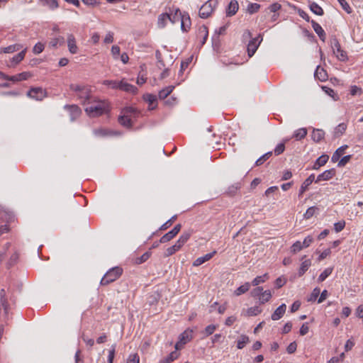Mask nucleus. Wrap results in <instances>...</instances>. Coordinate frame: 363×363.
I'll use <instances>...</instances> for the list:
<instances>
[{
    "label": "nucleus",
    "mask_w": 363,
    "mask_h": 363,
    "mask_svg": "<svg viewBox=\"0 0 363 363\" xmlns=\"http://www.w3.org/2000/svg\"><path fill=\"white\" fill-rule=\"evenodd\" d=\"M332 48L333 52L337 54V56L339 55V52L341 51V46L339 43L338 40L336 38H333L331 41Z\"/></svg>",
    "instance_id": "603ef678"
},
{
    "label": "nucleus",
    "mask_w": 363,
    "mask_h": 363,
    "mask_svg": "<svg viewBox=\"0 0 363 363\" xmlns=\"http://www.w3.org/2000/svg\"><path fill=\"white\" fill-rule=\"evenodd\" d=\"M108 111V104L105 101L97 100L93 98L85 108L86 113L90 117H97L103 115Z\"/></svg>",
    "instance_id": "f257e3e1"
},
{
    "label": "nucleus",
    "mask_w": 363,
    "mask_h": 363,
    "mask_svg": "<svg viewBox=\"0 0 363 363\" xmlns=\"http://www.w3.org/2000/svg\"><path fill=\"white\" fill-rule=\"evenodd\" d=\"M182 225L177 224L172 230L164 234L160 239V243H165L172 240L181 230Z\"/></svg>",
    "instance_id": "6e6552de"
},
{
    "label": "nucleus",
    "mask_w": 363,
    "mask_h": 363,
    "mask_svg": "<svg viewBox=\"0 0 363 363\" xmlns=\"http://www.w3.org/2000/svg\"><path fill=\"white\" fill-rule=\"evenodd\" d=\"M21 48V47L19 44H14V45H11L4 48V52L12 53L13 52L19 50Z\"/></svg>",
    "instance_id": "864d4df0"
},
{
    "label": "nucleus",
    "mask_w": 363,
    "mask_h": 363,
    "mask_svg": "<svg viewBox=\"0 0 363 363\" xmlns=\"http://www.w3.org/2000/svg\"><path fill=\"white\" fill-rule=\"evenodd\" d=\"M192 233H193L192 230H189L187 231L183 232V233L181 235V236L178 239L179 242L181 243L182 245H184L189 240Z\"/></svg>",
    "instance_id": "473e14b6"
},
{
    "label": "nucleus",
    "mask_w": 363,
    "mask_h": 363,
    "mask_svg": "<svg viewBox=\"0 0 363 363\" xmlns=\"http://www.w3.org/2000/svg\"><path fill=\"white\" fill-rule=\"evenodd\" d=\"M30 76H31V74L29 72H23L22 73H20V74H18L16 75H13L11 77H9V76L6 75L5 74H4L3 72H0V77L1 78L6 79L12 81L13 82L26 80Z\"/></svg>",
    "instance_id": "1a4fd4ad"
},
{
    "label": "nucleus",
    "mask_w": 363,
    "mask_h": 363,
    "mask_svg": "<svg viewBox=\"0 0 363 363\" xmlns=\"http://www.w3.org/2000/svg\"><path fill=\"white\" fill-rule=\"evenodd\" d=\"M123 269L121 267H114L110 269L102 277L101 285H108L117 280L123 274Z\"/></svg>",
    "instance_id": "20e7f679"
},
{
    "label": "nucleus",
    "mask_w": 363,
    "mask_h": 363,
    "mask_svg": "<svg viewBox=\"0 0 363 363\" xmlns=\"http://www.w3.org/2000/svg\"><path fill=\"white\" fill-rule=\"evenodd\" d=\"M314 77L320 82L327 81L328 79L327 69H315Z\"/></svg>",
    "instance_id": "c85d7f7f"
},
{
    "label": "nucleus",
    "mask_w": 363,
    "mask_h": 363,
    "mask_svg": "<svg viewBox=\"0 0 363 363\" xmlns=\"http://www.w3.org/2000/svg\"><path fill=\"white\" fill-rule=\"evenodd\" d=\"M261 312H262V309H260L259 307L257 306L250 307L247 311V313L250 316L257 315L258 314L261 313Z\"/></svg>",
    "instance_id": "3c124183"
},
{
    "label": "nucleus",
    "mask_w": 363,
    "mask_h": 363,
    "mask_svg": "<svg viewBox=\"0 0 363 363\" xmlns=\"http://www.w3.org/2000/svg\"><path fill=\"white\" fill-rule=\"evenodd\" d=\"M250 342L249 337L245 335H241L237 341V347L241 350Z\"/></svg>",
    "instance_id": "2f4dec72"
},
{
    "label": "nucleus",
    "mask_w": 363,
    "mask_h": 363,
    "mask_svg": "<svg viewBox=\"0 0 363 363\" xmlns=\"http://www.w3.org/2000/svg\"><path fill=\"white\" fill-rule=\"evenodd\" d=\"M240 188V185L239 183H236L235 184H233L231 185L230 186L228 187L227 191H226V194L229 196H234L238 190Z\"/></svg>",
    "instance_id": "de8ad7c7"
},
{
    "label": "nucleus",
    "mask_w": 363,
    "mask_h": 363,
    "mask_svg": "<svg viewBox=\"0 0 363 363\" xmlns=\"http://www.w3.org/2000/svg\"><path fill=\"white\" fill-rule=\"evenodd\" d=\"M320 290L319 288L316 287L315 288L311 296L308 298L307 301H309V302H313L316 300V298L318 297V296L320 295Z\"/></svg>",
    "instance_id": "4d7b16f0"
},
{
    "label": "nucleus",
    "mask_w": 363,
    "mask_h": 363,
    "mask_svg": "<svg viewBox=\"0 0 363 363\" xmlns=\"http://www.w3.org/2000/svg\"><path fill=\"white\" fill-rule=\"evenodd\" d=\"M65 108L68 110L72 121L77 118L82 113L81 109L77 105H65Z\"/></svg>",
    "instance_id": "4468645a"
},
{
    "label": "nucleus",
    "mask_w": 363,
    "mask_h": 363,
    "mask_svg": "<svg viewBox=\"0 0 363 363\" xmlns=\"http://www.w3.org/2000/svg\"><path fill=\"white\" fill-rule=\"evenodd\" d=\"M181 29L184 32H187L191 27V18L188 13H183L181 18Z\"/></svg>",
    "instance_id": "a211bd4d"
},
{
    "label": "nucleus",
    "mask_w": 363,
    "mask_h": 363,
    "mask_svg": "<svg viewBox=\"0 0 363 363\" xmlns=\"http://www.w3.org/2000/svg\"><path fill=\"white\" fill-rule=\"evenodd\" d=\"M150 256H151V252L147 251V252H145L143 255H142L140 257L136 258L135 263L137 264H140L146 262L150 258Z\"/></svg>",
    "instance_id": "8fccbe9b"
},
{
    "label": "nucleus",
    "mask_w": 363,
    "mask_h": 363,
    "mask_svg": "<svg viewBox=\"0 0 363 363\" xmlns=\"http://www.w3.org/2000/svg\"><path fill=\"white\" fill-rule=\"evenodd\" d=\"M239 5L236 0H231L226 9V16H233L238 11Z\"/></svg>",
    "instance_id": "412c9836"
},
{
    "label": "nucleus",
    "mask_w": 363,
    "mask_h": 363,
    "mask_svg": "<svg viewBox=\"0 0 363 363\" xmlns=\"http://www.w3.org/2000/svg\"><path fill=\"white\" fill-rule=\"evenodd\" d=\"M216 252H217L216 250H214L212 252L208 253L203 257H198L193 262V266L199 267V266L201 265L202 264L205 263L206 262L210 260L216 254Z\"/></svg>",
    "instance_id": "6ab92c4d"
},
{
    "label": "nucleus",
    "mask_w": 363,
    "mask_h": 363,
    "mask_svg": "<svg viewBox=\"0 0 363 363\" xmlns=\"http://www.w3.org/2000/svg\"><path fill=\"white\" fill-rule=\"evenodd\" d=\"M267 279H268V274H263L262 276H257V277H255L252 280V284L253 286H258L259 284L265 282V281Z\"/></svg>",
    "instance_id": "79ce46f5"
},
{
    "label": "nucleus",
    "mask_w": 363,
    "mask_h": 363,
    "mask_svg": "<svg viewBox=\"0 0 363 363\" xmlns=\"http://www.w3.org/2000/svg\"><path fill=\"white\" fill-rule=\"evenodd\" d=\"M147 77L146 74L145 73V69H141V71L138 74V77L137 79V84L139 85H142L146 82Z\"/></svg>",
    "instance_id": "13d9d810"
},
{
    "label": "nucleus",
    "mask_w": 363,
    "mask_h": 363,
    "mask_svg": "<svg viewBox=\"0 0 363 363\" xmlns=\"http://www.w3.org/2000/svg\"><path fill=\"white\" fill-rule=\"evenodd\" d=\"M174 88V87L173 86H169L162 89L159 92V94H158L159 98L160 99H166L172 92Z\"/></svg>",
    "instance_id": "f704fd0d"
},
{
    "label": "nucleus",
    "mask_w": 363,
    "mask_h": 363,
    "mask_svg": "<svg viewBox=\"0 0 363 363\" xmlns=\"http://www.w3.org/2000/svg\"><path fill=\"white\" fill-rule=\"evenodd\" d=\"M216 328H217V326L216 325H209L206 326L204 330L206 336H209V335H212L215 332Z\"/></svg>",
    "instance_id": "338daca9"
},
{
    "label": "nucleus",
    "mask_w": 363,
    "mask_h": 363,
    "mask_svg": "<svg viewBox=\"0 0 363 363\" xmlns=\"http://www.w3.org/2000/svg\"><path fill=\"white\" fill-rule=\"evenodd\" d=\"M286 309V304L282 303L280 305L272 314V319L273 320H279L285 313Z\"/></svg>",
    "instance_id": "4be33fe9"
},
{
    "label": "nucleus",
    "mask_w": 363,
    "mask_h": 363,
    "mask_svg": "<svg viewBox=\"0 0 363 363\" xmlns=\"http://www.w3.org/2000/svg\"><path fill=\"white\" fill-rule=\"evenodd\" d=\"M183 245L179 242L177 240L175 244L169 247H168L165 252L164 256L165 257H169L172 255H174L176 252L179 251Z\"/></svg>",
    "instance_id": "cd10ccee"
},
{
    "label": "nucleus",
    "mask_w": 363,
    "mask_h": 363,
    "mask_svg": "<svg viewBox=\"0 0 363 363\" xmlns=\"http://www.w3.org/2000/svg\"><path fill=\"white\" fill-rule=\"evenodd\" d=\"M177 216H173L170 219H169L167 221H166L164 224L161 225L160 228V230H165L167 228H169L173 223L177 220Z\"/></svg>",
    "instance_id": "09e8293b"
},
{
    "label": "nucleus",
    "mask_w": 363,
    "mask_h": 363,
    "mask_svg": "<svg viewBox=\"0 0 363 363\" xmlns=\"http://www.w3.org/2000/svg\"><path fill=\"white\" fill-rule=\"evenodd\" d=\"M333 272V268L328 267L326 268L318 277V282L323 281L328 277H329Z\"/></svg>",
    "instance_id": "37998d69"
},
{
    "label": "nucleus",
    "mask_w": 363,
    "mask_h": 363,
    "mask_svg": "<svg viewBox=\"0 0 363 363\" xmlns=\"http://www.w3.org/2000/svg\"><path fill=\"white\" fill-rule=\"evenodd\" d=\"M306 257V255H303L301 257L302 262L301 264L300 268L298 269V274L299 277H302L309 269L311 265V260L310 259H304Z\"/></svg>",
    "instance_id": "2eb2a0df"
},
{
    "label": "nucleus",
    "mask_w": 363,
    "mask_h": 363,
    "mask_svg": "<svg viewBox=\"0 0 363 363\" xmlns=\"http://www.w3.org/2000/svg\"><path fill=\"white\" fill-rule=\"evenodd\" d=\"M329 156L328 155H322L315 162L313 169L317 170L320 167L324 166L328 161Z\"/></svg>",
    "instance_id": "5701e85b"
},
{
    "label": "nucleus",
    "mask_w": 363,
    "mask_h": 363,
    "mask_svg": "<svg viewBox=\"0 0 363 363\" xmlns=\"http://www.w3.org/2000/svg\"><path fill=\"white\" fill-rule=\"evenodd\" d=\"M272 154L273 152L272 151L267 152V153L264 154L262 156H261L256 160L255 165H262L265 161H267L270 157H272Z\"/></svg>",
    "instance_id": "ea45409f"
},
{
    "label": "nucleus",
    "mask_w": 363,
    "mask_h": 363,
    "mask_svg": "<svg viewBox=\"0 0 363 363\" xmlns=\"http://www.w3.org/2000/svg\"><path fill=\"white\" fill-rule=\"evenodd\" d=\"M250 284L249 282L245 283L243 285L239 286L234 292L235 295L240 296L249 291Z\"/></svg>",
    "instance_id": "c9c22d12"
},
{
    "label": "nucleus",
    "mask_w": 363,
    "mask_h": 363,
    "mask_svg": "<svg viewBox=\"0 0 363 363\" xmlns=\"http://www.w3.org/2000/svg\"><path fill=\"white\" fill-rule=\"evenodd\" d=\"M218 0H208L201 6L199 15L201 18H207L211 16L214 9L218 5Z\"/></svg>",
    "instance_id": "39448f33"
},
{
    "label": "nucleus",
    "mask_w": 363,
    "mask_h": 363,
    "mask_svg": "<svg viewBox=\"0 0 363 363\" xmlns=\"http://www.w3.org/2000/svg\"><path fill=\"white\" fill-rule=\"evenodd\" d=\"M208 30L205 25L199 26L197 33V38L200 40L201 46H203L208 38Z\"/></svg>",
    "instance_id": "f8f14e48"
},
{
    "label": "nucleus",
    "mask_w": 363,
    "mask_h": 363,
    "mask_svg": "<svg viewBox=\"0 0 363 363\" xmlns=\"http://www.w3.org/2000/svg\"><path fill=\"white\" fill-rule=\"evenodd\" d=\"M262 41L261 34H259L256 38H252L247 46V51L249 57H251L257 51L259 44Z\"/></svg>",
    "instance_id": "0eeeda50"
},
{
    "label": "nucleus",
    "mask_w": 363,
    "mask_h": 363,
    "mask_svg": "<svg viewBox=\"0 0 363 363\" xmlns=\"http://www.w3.org/2000/svg\"><path fill=\"white\" fill-rule=\"evenodd\" d=\"M70 89L77 93V96L84 104H88L94 98L91 94V91L89 86L71 84Z\"/></svg>",
    "instance_id": "7ed1b4c3"
},
{
    "label": "nucleus",
    "mask_w": 363,
    "mask_h": 363,
    "mask_svg": "<svg viewBox=\"0 0 363 363\" xmlns=\"http://www.w3.org/2000/svg\"><path fill=\"white\" fill-rule=\"evenodd\" d=\"M118 122L119 123L126 128H131L133 125L131 118H130V116L122 114L118 117Z\"/></svg>",
    "instance_id": "bb28decb"
},
{
    "label": "nucleus",
    "mask_w": 363,
    "mask_h": 363,
    "mask_svg": "<svg viewBox=\"0 0 363 363\" xmlns=\"http://www.w3.org/2000/svg\"><path fill=\"white\" fill-rule=\"evenodd\" d=\"M140 357L138 353L130 354L127 359V363H139Z\"/></svg>",
    "instance_id": "052dcab7"
},
{
    "label": "nucleus",
    "mask_w": 363,
    "mask_h": 363,
    "mask_svg": "<svg viewBox=\"0 0 363 363\" xmlns=\"http://www.w3.org/2000/svg\"><path fill=\"white\" fill-rule=\"evenodd\" d=\"M272 298V294L269 290H266L263 291L259 297V303L264 304L268 302Z\"/></svg>",
    "instance_id": "e433bc0d"
},
{
    "label": "nucleus",
    "mask_w": 363,
    "mask_h": 363,
    "mask_svg": "<svg viewBox=\"0 0 363 363\" xmlns=\"http://www.w3.org/2000/svg\"><path fill=\"white\" fill-rule=\"evenodd\" d=\"M311 23L315 33L318 35L320 39L324 42L326 38V33L323 28L313 20L311 21Z\"/></svg>",
    "instance_id": "dca6fc26"
},
{
    "label": "nucleus",
    "mask_w": 363,
    "mask_h": 363,
    "mask_svg": "<svg viewBox=\"0 0 363 363\" xmlns=\"http://www.w3.org/2000/svg\"><path fill=\"white\" fill-rule=\"evenodd\" d=\"M337 1L341 5L342 9L345 10L347 13H350L352 12L351 7L345 0H337Z\"/></svg>",
    "instance_id": "69168bd1"
},
{
    "label": "nucleus",
    "mask_w": 363,
    "mask_h": 363,
    "mask_svg": "<svg viewBox=\"0 0 363 363\" xmlns=\"http://www.w3.org/2000/svg\"><path fill=\"white\" fill-rule=\"evenodd\" d=\"M0 308H1V318L2 316L4 319L7 318L9 310V304L8 303L6 292L5 289H2L0 291Z\"/></svg>",
    "instance_id": "423d86ee"
},
{
    "label": "nucleus",
    "mask_w": 363,
    "mask_h": 363,
    "mask_svg": "<svg viewBox=\"0 0 363 363\" xmlns=\"http://www.w3.org/2000/svg\"><path fill=\"white\" fill-rule=\"evenodd\" d=\"M64 43V38L58 37L52 39L49 43L50 46L52 48H57L58 45H62Z\"/></svg>",
    "instance_id": "a18cd8bd"
},
{
    "label": "nucleus",
    "mask_w": 363,
    "mask_h": 363,
    "mask_svg": "<svg viewBox=\"0 0 363 363\" xmlns=\"http://www.w3.org/2000/svg\"><path fill=\"white\" fill-rule=\"evenodd\" d=\"M192 333L193 330H186L179 335V340L180 341V342L186 345L192 339Z\"/></svg>",
    "instance_id": "393cba45"
},
{
    "label": "nucleus",
    "mask_w": 363,
    "mask_h": 363,
    "mask_svg": "<svg viewBox=\"0 0 363 363\" xmlns=\"http://www.w3.org/2000/svg\"><path fill=\"white\" fill-rule=\"evenodd\" d=\"M44 48H45L44 44L39 42L34 45V47L33 48V51L35 54H40L43 51Z\"/></svg>",
    "instance_id": "e2e57ef3"
},
{
    "label": "nucleus",
    "mask_w": 363,
    "mask_h": 363,
    "mask_svg": "<svg viewBox=\"0 0 363 363\" xmlns=\"http://www.w3.org/2000/svg\"><path fill=\"white\" fill-rule=\"evenodd\" d=\"M352 155H346L342 157L340 160H338L337 167H342L346 165L347 162L351 160Z\"/></svg>",
    "instance_id": "680f3d73"
},
{
    "label": "nucleus",
    "mask_w": 363,
    "mask_h": 363,
    "mask_svg": "<svg viewBox=\"0 0 363 363\" xmlns=\"http://www.w3.org/2000/svg\"><path fill=\"white\" fill-rule=\"evenodd\" d=\"M309 9L315 15L323 16L324 14L323 9L315 2H311Z\"/></svg>",
    "instance_id": "7c9ffc66"
},
{
    "label": "nucleus",
    "mask_w": 363,
    "mask_h": 363,
    "mask_svg": "<svg viewBox=\"0 0 363 363\" xmlns=\"http://www.w3.org/2000/svg\"><path fill=\"white\" fill-rule=\"evenodd\" d=\"M315 175L311 174L301 184L298 192V196L301 197L303 193L308 189V186L315 182Z\"/></svg>",
    "instance_id": "f3484780"
},
{
    "label": "nucleus",
    "mask_w": 363,
    "mask_h": 363,
    "mask_svg": "<svg viewBox=\"0 0 363 363\" xmlns=\"http://www.w3.org/2000/svg\"><path fill=\"white\" fill-rule=\"evenodd\" d=\"M288 139L284 140V141L279 144H278L276 147L274 148V155L278 156L281 154H282L285 150V143L288 142Z\"/></svg>",
    "instance_id": "58836bf2"
},
{
    "label": "nucleus",
    "mask_w": 363,
    "mask_h": 363,
    "mask_svg": "<svg viewBox=\"0 0 363 363\" xmlns=\"http://www.w3.org/2000/svg\"><path fill=\"white\" fill-rule=\"evenodd\" d=\"M281 9V5L278 2H274L272 4L269 5L266 9L267 13H276L278 11Z\"/></svg>",
    "instance_id": "a19ab883"
},
{
    "label": "nucleus",
    "mask_w": 363,
    "mask_h": 363,
    "mask_svg": "<svg viewBox=\"0 0 363 363\" xmlns=\"http://www.w3.org/2000/svg\"><path fill=\"white\" fill-rule=\"evenodd\" d=\"M307 135V130L306 128H302L296 130L294 135L293 138H295L296 140H301V139L304 138Z\"/></svg>",
    "instance_id": "72a5a7b5"
},
{
    "label": "nucleus",
    "mask_w": 363,
    "mask_h": 363,
    "mask_svg": "<svg viewBox=\"0 0 363 363\" xmlns=\"http://www.w3.org/2000/svg\"><path fill=\"white\" fill-rule=\"evenodd\" d=\"M30 98L41 101L45 97V91L40 87L31 88L27 93Z\"/></svg>",
    "instance_id": "9d476101"
},
{
    "label": "nucleus",
    "mask_w": 363,
    "mask_h": 363,
    "mask_svg": "<svg viewBox=\"0 0 363 363\" xmlns=\"http://www.w3.org/2000/svg\"><path fill=\"white\" fill-rule=\"evenodd\" d=\"M26 50H23L18 54L15 55L11 59V62L16 65L20 62L25 57Z\"/></svg>",
    "instance_id": "4c0bfd02"
},
{
    "label": "nucleus",
    "mask_w": 363,
    "mask_h": 363,
    "mask_svg": "<svg viewBox=\"0 0 363 363\" xmlns=\"http://www.w3.org/2000/svg\"><path fill=\"white\" fill-rule=\"evenodd\" d=\"M169 21L172 23L174 24L181 21L183 13L181 12L179 9H178V8L170 9L169 8Z\"/></svg>",
    "instance_id": "ddd939ff"
},
{
    "label": "nucleus",
    "mask_w": 363,
    "mask_h": 363,
    "mask_svg": "<svg viewBox=\"0 0 363 363\" xmlns=\"http://www.w3.org/2000/svg\"><path fill=\"white\" fill-rule=\"evenodd\" d=\"M18 259V254L17 252H14L8 262V267H12L13 264H15Z\"/></svg>",
    "instance_id": "0e129e2a"
},
{
    "label": "nucleus",
    "mask_w": 363,
    "mask_h": 363,
    "mask_svg": "<svg viewBox=\"0 0 363 363\" xmlns=\"http://www.w3.org/2000/svg\"><path fill=\"white\" fill-rule=\"evenodd\" d=\"M103 84L112 89H118L120 90L135 94L138 92V89L135 86L128 84V82L121 80H104Z\"/></svg>",
    "instance_id": "f03ea898"
},
{
    "label": "nucleus",
    "mask_w": 363,
    "mask_h": 363,
    "mask_svg": "<svg viewBox=\"0 0 363 363\" xmlns=\"http://www.w3.org/2000/svg\"><path fill=\"white\" fill-rule=\"evenodd\" d=\"M45 2V4L50 9H57L59 5L57 0H44Z\"/></svg>",
    "instance_id": "774afa93"
},
{
    "label": "nucleus",
    "mask_w": 363,
    "mask_h": 363,
    "mask_svg": "<svg viewBox=\"0 0 363 363\" xmlns=\"http://www.w3.org/2000/svg\"><path fill=\"white\" fill-rule=\"evenodd\" d=\"M347 125L344 123H340L336 128L335 130V135L336 137H339L342 135L346 130Z\"/></svg>",
    "instance_id": "49530a36"
},
{
    "label": "nucleus",
    "mask_w": 363,
    "mask_h": 363,
    "mask_svg": "<svg viewBox=\"0 0 363 363\" xmlns=\"http://www.w3.org/2000/svg\"><path fill=\"white\" fill-rule=\"evenodd\" d=\"M260 5L257 3H250L247 6V11L250 13H255L259 11Z\"/></svg>",
    "instance_id": "6e6d98bb"
},
{
    "label": "nucleus",
    "mask_w": 363,
    "mask_h": 363,
    "mask_svg": "<svg viewBox=\"0 0 363 363\" xmlns=\"http://www.w3.org/2000/svg\"><path fill=\"white\" fill-rule=\"evenodd\" d=\"M324 136L325 132L320 129H314L311 135L313 140L316 143L321 141L324 138Z\"/></svg>",
    "instance_id": "c756f323"
},
{
    "label": "nucleus",
    "mask_w": 363,
    "mask_h": 363,
    "mask_svg": "<svg viewBox=\"0 0 363 363\" xmlns=\"http://www.w3.org/2000/svg\"><path fill=\"white\" fill-rule=\"evenodd\" d=\"M67 46H68L69 51L72 54L77 53L78 47L76 43L75 38L72 34H69L67 35Z\"/></svg>",
    "instance_id": "aec40b11"
},
{
    "label": "nucleus",
    "mask_w": 363,
    "mask_h": 363,
    "mask_svg": "<svg viewBox=\"0 0 363 363\" xmlns=\"http://www.w3.org/2000/svg\"><path fill=\"white\" fill-rule=\"evenodd\" d=\"M122 114L130 116V118L132 117V116L135 115L138 111L135 108L133 107H125L122 110Z\"/></svg>",
    "instance_id": "bf43d9fd"
},
{
    "label": "nucleus",
    "mask_w": 363,
    "mask_h": 363,
    "mask_svg": "<svg viewBox=\"0 0 363 363\" xmlns=\"http://www.w3.org/2000/svg\"><path fill=\"white\" fill-rule=\"evenodd\" d=\"M304 249L302 246V244L300 241L295 242L291 247V252L293 254H296L300 252L301 250Z\"/></svg>",
    "instance_id": "5fc2aeb1"
},
{
    "label": "nucleus",
    "mask_w": 363,
    "mask_h": 363,
    "mask_svg": "<svg viewBox=\"0 0 363 363\" xmlns=\"http://www.w3.org/2000/svg\"><path fill=\"white\" fill-rule=\"evenodd\" d=\"M348 147L347 145H342L337 148L335 152L333 154L331 160L333 162H337L340 157L345 153V150Z\"/></svg>",
    "instance_id": "a878e982"
},
{
    "label": "nucleus",
    "mask_w": 363,
    "mask_h": 363,
    "mask_svg": "<svg viewBox=\"0 0 363 363\" xmlns=\"http://www.w3.org/2000/svg\"><path fill=\"white\" fill-rule=\"evenodd\" d=\"M335 173H336V171L334 168L325 170V172L320 174L317 177L315 182L319 183L320 182H322V181H328L335 175Z\"/></svg>",
    "instance_id": "9b49d317"
},
{
    "label": "nucleus",
    "mask_w": 363,
    "mask_h": 363,
    "mask_svg": "<svg viewBox=\"0 0 363 363\" xmlns=\"http://www.w3.org/2000/svg\"><path fill=\"white\" fill-rule=\"evenodd\" d=\"M318 211V208L315 206H311L310 208H308L306 213H304L303 216H304V218L306 219H309L311 218L312 216H313L316 212Z\"/></svg>",
    "instance_id": "c03bdc74"
},
{
    "label": "nucleus",
    "mask_w": 363,
    "mask_h": 363,
    "mask_svg": "<svg viewBox=\"0 0 363 363\" xmlns=\"http://www.w3.org/2000/svg\"><path fill=\"white\" fill-rule=\"evenodd\" d=\"M169 21V13H162L159 15L157 18V26L160 28H164L167 26V21Z\"/></svg>",
    "instance_id": "b1692460"
}]
</instances>
